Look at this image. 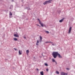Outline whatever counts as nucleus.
<instances>
[{
    "label": "nucleus",
    "mask_w": 75,
    "mask_h": 75,
    "mask_svg": "<svg viewBox=\"0 0 75 75\" xmlns=\"http://www.w3.org/2000/svg\"><path fill=\"white\" fill-rule=\"evenodd\" d=\"M13 5H11V6H10V8H9V9H11V8H13Z\"/></svg>",
    "instance_id": "nucleus-15"
},
{
    "label": "nucleus",
    "mask_w": 75,
    "mask_h": 75,
    "mask_svg": "<svg viewBox=\"0 0 75 75\" xmlns=\"http://www.w3.org/2000/svg\"><path fill=\"white\" fill-rule=\"evenodd\" d=\"M42 40H41V39H40V42H42Z\"/></svg>",
    "instance_id": "nucleus-26"
},
{
    "label": "nucleus",
    "mask_w": 75,
    "mask_h": 75,
    "mask_svg": "<svg viewBox=\"0 0 75 75\" xmlns=\"http://www.w3.org/2000/svg\"><path fill=\"white\" fill-rule=\"evenodd\" d=\"M66 69H67V70H69V68H66Z\"/></svg>",
    "instance_id": "nucleus-27"
},
{
    "label": "nucleus",
    "mask_w": 75,
    "mask_h": 75,
    "mask_svg": "<svg viewBox=\"0 0 75 75\" xmlns=\"http://www.w3.org/2000/svg\"><path fill=\"white\" fill-rule=\"evenodd\" d=\"M57 55H58L59 57L60 58H62V57L61 56V55L60 54H59V53H58V54H57Z\"/></svg>",
    "instance_id": "nucleus-6"
},
{
    "label": "nucleus",
    "mask_w": 75,
    "mask_h": 75,
    "mask_svg": "<svg viewBox=\"0 0 75 75\" xmlns=\"http://www.w3.org/2000/svg\"><path fill=\"white\" fill-rule=\"evenodd\" d=\"M14 36L16 37H19V36L17 34H15Z\"/></svg>",
    "instance_id": "nucleus-8"
},
{
    "label": "nucleus",
    "mask_w": 75,
    "mask_h": 75,
    "mask_svg": "<svg viewBox=\"0 0 75 75\" xmlns=\"http://www.w3.org/2000/svg\"><path fill=\"white\" fill-rule=\"evenodd\" d=\"M37 70H38V69H37Z\"/></svg>",
    "instance_id": "nucleus-33"
},
{
    "label": "nucleus",
    "mask_w": 75,
    "mask_h": 75,
    "mask_svg": "<svg viewBox=\"0 0 75 75\" xmlns=\"http://www.w3.org/2000/svg\"><path fill=\"white\" fill-rule=\"evenodd\" d=\"M39 45V44H38V43H36V45Z\"/></svg>",
    "instance_id": "nucleus-28"
},
{
    "label": "nucleus",
    "mask_w": 75,
    "mask_h": 75,
    "mask_svg": "<svg viewBox=\"0 0 75 75\" xmlns=\"http://www.w3.org/2000/svg\"><path fill=\"white\" fill-rule=\"evenodd\" d=\"M38 21H39V23L40 24V25H41V26H42V27H46V25L45 24H43V23H41L40 20V19H38Z\"/></svg>",
    "instance_id": "nucleus-3"
},
{
    "label": "nucleus",
    "mask_w": 75,
    "mask_h": 75,
    "mask_svg": "<svg viewBox=\"0 0 75 75\" xmlns=\"http://www.w3.org/2000/svg\"><path fill=\"white\" fill-rule=\"evenodd\" d=\"M42 37L41 36H40V40H42Z\"/></svg>",
    "instance_id": "nucleus-21"
},
{
    "label": "nucleus",
    "mask_w": 75,
    "mask_h": 75,
    "mask_svg": "<svg viewBox=\"0 0 75 75\" xmlns=\"http://www.w3.org/2000/svg\"><path fill=\"white\" fill-rule=\"evenodd\" d=\"M12 1H13V0H12Z\"/></svg>",
    "instance_id": "nucleus-32"
},
{
    "label": "nucleus",
    "mask_w": 75,
    "mask_h": 75,
    "mask_svg": "<svg viewBox=\"0 0 75 75\" xmlns=\"http://www.w3.org/2000/svg\"><path fill=\"white\" fill-rule=\"evenodd\" d=\"M45 32H46L47 33H49V32L48 31H45Z\"/></svg>",
    "instance_id": "nucleus-22"
},
{
    "label": "nucleus",
    "mask_w": 75,
    "mask_h": 75,
    "mask_svg": "<svg viewBox=\"0 0 75 75\" xmlns=\"http://www.w3.org/2000/svg\"><path fill=\"white\" fill-rule=\"evenodd\" d=\"M49 42H45V43H49Z\"/></svg>",
    "instance_id": "nucleus-24"
},
{
    "label": "nucleus",
    "mask_w": 75,
    "mask_h": 75,
    "mask_svg": "<svg viewBox=\"0 0 75 75\" xmlns=\"http://www.w3.org/2000/svg\"><path fill=\"white\" fill-rule=\"evenodd\" d=\"M45 66H46V67H47L48 65L47 63H45Z\"/></svg>",
    "instance_id": "nucleus-13"
},
{
    "label": "nucleus",
    "mask_w": 75,
    "mask_h": 75,
    "mask_svg": "<svg viewBox=\"0 0 75 75\" xmlns=\"http://www.w3.org/2000/svg\"><path fill=\"white\" fill-rule=\"evenodd\" d=\"M19 53L20 55H21L22 54L21 51L20 50H19Z\"/></svg>",
    "instance_id": "nucleus-7"
},
{
    "label": "nucleus",
    "mask_w": 75,
    "mask_h": 75,
    "mask_svg": "<svg viewBox=\"0 0 75 75\" xmlns=\"http://www.w3.org/2000/svg\"><path fill=\"white\" fill-rule=\"evenodd\" d=\"M56 74H59V71H56Z\"/></svg>",
    "instance_id": "nucleus-14"
},
{
    "label": "nucleus",
    "mask_w": 75,
    "mask_h": 75,
    "mask_svg": "<svg viewBox=\"0 0 75 75\" xmlns=\"http://www.w3.org/2000/svg\"><path fill=\"white\" fill-rule=\"evenodd\" d=\"M50 43H52V45H53V46H54L55 45V44L54 43H53V42H50Z\"/></svg>",
    "instance_id": "nucleus-10"
},
{
    "label": "nucleus",
    "mask_w": 75,
    "mask_h": 75,
    "mask_svg": "<svg viewBox=\"0 0 75 75\" xmlns=\"http://www.w3.org/2000/svg\"><path fill=\"white\" fill-rule=\"evenodd\" d=\"M49 71V69H46V71Z\"/></svg>",
    "instance_id": "nucleus-23"
},
{
    "label": "nucleus",
    "mask_w": 75,
    "mask_h": 75,
    "mask_svg": "<svg viewBox=\"0 0 75 75\" xmlns=\"http://www.w3.org/2000/svg\"><path fill=\"white\" fill-rule=\"evenodd\" d=\"M64 20V18H63V19L59 21V22L61 23Z\"/></svg>",
    "instance_id": "nucleus-9"
},
{
    "label": "nucleus",
    "mask_w": 75,
    "mask_h": 75,
    "mask_svg": "<svg viewBox=\"0 0 75 75\" xmlns=\"http://www.w3.org/2000/svg\"><path fill=\"white\" fill-rule=\"evenodd\" d=\"M61 75H68V73H65L64 72H61Z\"/></svg>",
    "instance_id": "nucleus-4"
},
{
    "label": "nucleus",
    "mask_w": 75,
    "mask_h": 75,
    "mask_svg": "<svg viewBox=\"0 0 75 75\" xmlns=\"http://www.w3.org/2000/svg\"><path fill=\"white\" fill-rule=\"evenodd\" d=\"M55 63H56V64H57V62H56V61H55Z\"/></svg>",
    "instance_id": "nucleus-30"
},
{
    "label": "nucleus",
    "mask_w": 75,
    "mask_h": 75,
    "mask_svg": "<svg viewBox=\"0 0 75 75\" xmlns=\"http://www.w3.org/2000/svg\"><path fill=\"white\" fill-rule=\"evenodd\" d=\"M9 15H10V16H12V13L10 12Z\"/></svg>",
    "instance_id": "nucleus-18"
},
{
    "label": "nucleus",
    "mask_w": 75,
    "mask_h": 75,
    "mask_svg": "<svg viewBox=\"0 0 75 75\" xmlns=\"http://www.w3.org/2000/svg\"><path fill=\"white\" fill-rule=\"evenodd\" d=\"M58 52H53L52 53V55L53 57L54 58H56L57 56H58Z\"/></svg>",
    "instance_id": "nucleus-1"
},
{
    "label": "nucleus",
    "mask_w": 75,
    "mask_h": 75,
    "mask_svg": "<svg viewBox=\"0 0 75 75\" xmlns=\"http://www.w3.org/2000/svg\"><path fill=\"white\" fill-rule=\"evenodd\" d=\"M37 43H39V41L38 40L37 42Z\"/></svg>",
    "instance_id": "nucleus-25"
},
{
    "label": "nucleus",
    "mask_w": 75,
    "mask_h": 75,
    "mask_svg": "<svg viewBox=\"0 0 75 75\" xmlns=\"http://www.w3.org/2000/svg\"><path fill=\"white\" fill-rule=\"evenodd\" d=\"M23 37H24V39H26V37H24V36Z\"/></svg>",
    "instance_id": "nucleus-29"
},
{
    "label": "nucleus",
    "mask_w": 75,
    "mask_h": 75,
    "mask_svg": "<svg viewBox=\"0 0 75 75\" xmlns=\"http://www.w3.org/2000/svg\"><path fill=\"white\" fill-rule=\"evenodd\" d=\"M71 28H72L71 27H69V32H68V33H69L71 32Z\"/></svg>",
    "instance_id": "nucleus-5"
},
{
    "label": "nucleus",
    "mask_w": 75,
    "mask_h": 75,
    "mask_svg": "<svg viewBox=\"0 0 75 75\" xmlns=\"http://www.w3.org/2000/svg\"><path fill=\"white\" fill-rule=\"evenodd\" d=\"M55 62V60L54 59H52V62Z\"/></svg>",
    "instance_id": "nucleus-17"
},
{
    "label": "nucleus",
    "mask_w": 75,
    "mask_h": 75,
    "mask_svg": "<svg viewBox=\"0 0 75 75\" xmlns=\"http://www.w3.org/2000/svg\"><path fill=\"white\" fill-rule=\"evenodd\" d=\"M14 50H15L16 51H18V50L17 49H16V48H14Z\"/></svg>",
    "instance_id": "nucleus-20"
},
{
    "label": "nucleus",
    "mask_w": 75,
    "mask_h": 75,
    "mask_svg": "<svg viewBox=\"0 0 75 75\" xmlns=\"http://www.w3.org/2000/svg\"><path fill=\"white\" fill-rule=\"evenodd\" d=\"M38 26H40V25H37Z\"/></svg>",
    "instance_id": "nucleus-31"
},
{
    "label": "nucleus",
    "mask_w": 75,
    "mask_h": 75,
    "mask_svg": "<svg viewBox=\"0 0 75 75\" xmlns=\"http://www.w3.org/2000/svg\"><path fill=\"white\" fill-rule=\"evenodd\" d=\"M52 0H49V1H46L45 2L43 3V4L44 5L46 4L47 3H51V1Z\"/></svg>",
    "instance_id": "nucleus-2"
},
{
    "label": "nucleus",
    "mask_w": 75,
    "mask_h": 75,
    "mask_svg": "<svg viewBox=\"0 0 75 75\" xmlns=\"http://www.w3.org/2000/svg\"><path fill=\"white\" fill-rule=\"evenodd\" d=\"M26 53L27 54H28V53L29 52V51L28 50H27L26 51Z\"/></svg>",
    "instance_id": "nucleus-16"
},
{
    "label": "nucleus",
    "mask_w": 75,
    "mask_h": 75,
    "mask_svg": "<svg viewBox=\"0 0 75 75\" xmlns=\"http://www.w3.org/2000/svg\"><path fill=\"white\" fill-rule=\"evenodd\" d=\"M26 9L28 10H31V9L29 7H26Z\"/></svg>",
    "instance_id": "nucleus-12"
},
{
    "label": "nucleus",
    "mask_w": 75,
    "mask_h": 75,
    "mask_svg": "<svg viewBox=\"0 0 75 75\" xmlns=\"http://www.w3.org/2000/svg\"><path fill=\"white\" fill-rule=\"evenodd\" d=\"M40 74L41 75H43V71H42L40 72Z\"/></svg>",
    "instance_id": "nucleus-11"
},
{
    "label": "nucleus",
    "mask_w": 75,
    "mask_h": 75,
    "mask_svg": "<svg viewBox=\"0 0 75 75\" xmlns=\"http://www.w3.org/2000/svg\"><path fill=\"white\" fill-rule=\"evenodd\" d=\"M14 40H15V41H17V38H14Z\"/></svg>",
    "instance_id": "nucleus-19"
}]
</instances>
